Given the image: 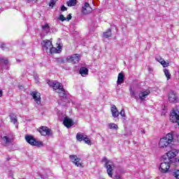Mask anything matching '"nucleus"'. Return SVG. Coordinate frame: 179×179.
<instances>
[{
    "mask_svg": "<svg viewBox=\"0 0 179 179\" xmlns=\"http://www.w3.org/2000/svg\"><path fill=\"white\" fill-rule=\"evenodd\" d=\"M178 153V150L175 149L169 151L166 153V156L163 157L164 162L160 164L159 170L160 173L162 174H166V173H169V170H170V164L174 163L176 162V156Z\"/></svg>",
    "mask_w": 179,
    "mask_h": 179,
    "instance_id": "nucleus-1",
    "label": "nucleus"
},
{
    "mask_svg": "<svg viewBox=\"0 0 179 179\" xmlns=\"http://www.w3.org/2000/svg\"><path fill=\"white\" fill-rule=\"evenodd\" d=\"M48 84L50 87H52L55 92L59 93L60 97H62V99H66V93L65 92V90H64L62 84L57 81L52 80H49L48 82Z\"/></svg>",
    "mask_w": 179,
    "mask_h": 179,
    "instance_id": "nucleus-2",
    "label": "nucleus"
},
{
    "mask_svg": "<svg viewBox=\"0 0 179 179\" xmlns=\"http://www.w3.org/2000/svg\"><path fill=\"white\" fill-rule=\"evenodd\" d=\"M173 134H168L166 136L162 137L159 139L158 146L159 149H167V148L170 147V145L173 143Z\"/></svg>",
    "mask_w": 179,
    "mask_h": 179,
    "instance_id": "nucleus-3",
    "label": "nucleus"
},
{
    "mask_svg": "<svg viewBox=\"0 0 179 179\" xmlns=\"http://www.w3.org/2000/svg\"><path fill=\"white\" fill-rule=\"evenodd\" d=\"M25 141L31 146H38V148H41V146H43V142L36 140V138H34L31 135H26Z\"/></svg>",
    "mask_w": 179,
    "mask_h": 179,
    "instance_id": "nucleus-4",
    "label": "nucleus"
},
{
    "mask_svg": "<svg viewBox=\"0 0 179 179\" xmlns=\"http://www.w3.org/2000/svg\"><path fill=\"white\" fill-rule=\"evenodd\" d=\"M69 159L71 163H73L76 167L83 168V161L76 155H69Z\"/></svg>",
    "mask_w": 179,
    "mask_h": 179,
    "instance_id": "nucleus-5",
    "label": "nucleus"
},
{
    "mask_svg": "<svg viewBox=\"0 0 179 179\" xmlns=\"http://www.w3.org/2000/svg\"><path fill=\"white\" fill-rule=\"evenodd\" d=\"M66 61L71 64H78L80 61V55L78 54H74L73 55L68 56L66 57Z\"/></svg>",
    "mask_w": 179,
    "mask_h": 179,
    "instance_id": "nucleus-6",
    "label": "nucleus"
},
{
    "mask_svg": "<svg viewBox=\"0 0 179 179\" xmlns=\"http://www.w3.org/2000/svg\"><path fill=\"white\" fill-rule=\"evenodd\" d=\"M103 160H106V167L107 169V173L109 176V177L113 178V167H114V164L110 161H107V159L106 158H104Z\"/></svg>",
    "mask_w": 179,
    "mask_h": 179,
    "instance_id": "nucleus-7",
    "label": "nucleus"
},
{
    "mask_svg": "<svg viewBox=\"0 0 179 179\" xmlns=\"http://www.w3.org/2000/svg\"><path fill=\"white\" fill-rule=\"evenodd\" d=\"M38 131L43 136H50V135H52V132H51V129H50L47 127H41L39 128Z\"/></svg>",
    "mask_w": 179,
    "mask_h": 179,
    "instance_id": "nucleus-8",
    "label": "nucleus"
},
{
    "mask_svg": "<svg viewBox=\"0 0 179 179\" xmlns=\"http://www.w3.org/2000/svg\"><path fill=\"white\" fill-rule=\"evenodd\" d=\"M41 44L43 51H48L52 47V41L48 39L43 41Z\"/></svg>",
    "mask_w": 179,
    "mask_h": 179,
    "instance_id": "nucleus-9",
    "label": "nucleus"
},
{
    "mask_svg": "<svg viewBox=\"0 0 179 179\" xmlns=\"http://www.w3.org/2000/svg\"><path fill=\"white\" fill-rule=\"evenodd\" d=\"M168 99L170 103H177L178 101V96L176 92L171 91L169 94Z\"/></svg>",
    "mask_w": 179,
    "mask_h": 179,
    "instance_id": "nucleus-10",
    "label": "nucleus"
},
{
    "mask_svg": "<svg viewBox=\"0 0 179 179\" xmlns=\"http://www.w3.org/2000/svg\"><path fill=\"white\" fill-rule=\"evenodd\" d=\"M31 96H32L34 101L36 102V104L38 105L41 104V95L40 94V92H33L31 94Z\"/></svg>",
    "mask_w": 179,
    "mask_h": 179,
    "instance_id": "nucleus-11",
    "label": "nucleus"
},
{
    "mask_svg": "<svg viewBox=\"0 0 179 179\" xmlns=\"http://www.w3.org/2000/svg\"><path fill=\"white\" fill-rule=\"evenodd\" d=\"M150 94V91L149 90H146L145 91L141 92L138 94L139 99L141 100V101H145V99L148 97Z\"/></svg>",
    "mask_w": 179,
    "mask_h": 179,
    "instance_id": "nucleus-12",
    "label": "nucleus"
},
{
    "mask_svg": "<svg viewBox=\"0 0 179 179\" xmlns=\"http://www.w3.org/2000/svg\"><path fill=\"white\" fill-rule=\"evenodd\" d=\"M50 54H58V52H61L62 51V46L59 44L57 48H54L52 45L49 49Z\"/></svg>",
    "mask_w": 179,
    "mask_h": 179,
    "instance_id": "nucleus-13",
    "label": "nucleus"
},
{
    "mask_svg": "<svg viewBox=\"0 0 179 179\" xmlns=\"http://www.w3.org/2000/svg\"><path fill=\"white\" fill-rule=\"evenodd\" d=\"M155 59L157 61V62H159V64H161L164 68H167V66H170V63L166 62L164 59L162 58L160 56L156 57Z\"/></svg>",
    "mask_w": 179,
    "mask_h": 179,
    "instance_id": "nucleus-14",
    "label": "nucleus"
},
{
    "mask_svg": "<svg viewBox=\"0 0 179 179\" xmlns=\"http://www.w3.org/2000/svg\"><path fill=\"white\" fill-rule=\"evenodd\" d=\"M90 12H92L90 4H89V3H85L83 7L82 13H83V15H88V13H90Z\"/></svg>",
    "mask_w": 179,
    "mask_h": 179,
    "instance_id": "nucleus-15",
    "label": "nucleus"
},
{
    "mask_svg": "<svg viewBox=\"0 0 179 179\" xmlns=\"http://www.w3.org/2000/svg\"><path fill=\"white\" fill-rule=\"evenodd\" d=\"M110 111L113 118H117V117L120 115V112L118 111V109L115 105H111Z\"/></svg>",
    "mask_w": 179,
    "mask_h": 179,
    "instance_id": "nucleus-16",
    "label": "nucleus"
},
{
    "mask_svg": "<svg viewBox=\"0 0 179 179\" xmlns=\"http://www.w3.org/2000/svg\"><path fill=\"white\" fill-rule=\"evenodd\" d=\"M63 124L64 126L66 127V128H71V127L73 125V121L72 120V119L65 117L64 119Z\"/></svg>",
    "mask_w": 179,
    "mask_h": 179,
    "instance_id": "nucleus-17",
    "label": "nucleus"
},
{
    "mask_svg": "<svg viewBox=\"0 0 179 179\" xmlns=\"http://www.w3.org/2000/svg\"><path fill=\"white\" fill-rule=\"evenodd\" d=\"M79 73L81 75V76H83L85 78V76H87L89 75V69L86 67H80L79 70Z\"/></svg>",
    "mask_w": 179,
    "mask_h": 179,
    "instance_id": "nucleus-18",
    "label": "nucleus"
},
{
    "mask_svg": "<svg viewBox=\"0 0 179 179\" xmlns=\"http://www.w3.org/2000/svg\"><path fill=\"white\" fill-rule=\"evenodd\" d=\"M124 76L122 72L118 74L117 80V85H122V83H124Z\"/></svg>",
    "mask_w": 179,
    "mask_h": 179,
    "instance_id": "nucleus-19",
    "label": "nucleus"
},
{
    "mask_svg": "<svg viewBox=\"0 0 179 179\" xmlns=\"http://www.w3.org/2000/svg\"><path fill=\"white\" fill-rule=\"evenodd\" d=\"M85 138H86V135L83 134V133L79 132L76 135V139L78 142H82V141L85 140Z\"/></svg>",
    "mask_w": 179,
    "mask_h": 179,
    "instance_id": "nucleus-20",
    "label": "nucleus"
},
{
    "mask_svg": "<svg viewBox=\"0 0 179 179\" xmlns=\"http://www.w3.org/2000/svg\"><path fill=\"white\" fill-rule=\"evenodd\" d=\"M2 141L3 142H4V143H6V145H9V143H12L13 139L9 138L7 136H5L2 138Z\"/></svg>",
    "mask_w": 179,
    "mask_h": 179,
    "instance_id": "nucleus-21",
    "label": "nucleus"
},
{
    "mask_svg": "<svg viewBox=\"0 0 179 179\" xmlns=\"http://www.w3.org/2000/svg\"><path fill=\"white\" fill-rule=\"evenodd\" d=\"M42 30L43 33H45V34H48V33H50V25H48V24L43 25Z\"/></svg>",
    "mask_w": 179,
    "mask_h": 179,
    "instance_id": "nucleus-22",
    "label": "nucleus"
},
{
    "mask_svg": "<svg viewBox=\"0 0 179 179\" xmlns=\"http://www.w3.org/2000/svg\"><path fill=\"white\" fill-rule=\"evenodd\" d=\"M164 73L166 78H167V80H170V79H171V74H170V71H169V69H164Z\"/></svg>",
    "mask_w": 179,
    "mask_h": 179,
    "instance_id": "nucleus-23",
    "label": "nucleus"
},
{
    "mask_svg": "<svg viewBox=\"0 0 179 179\" xmlns=\"http://www.w3.org/2000/svg\"><path fill=\"white\" fill-rule=\"evenodd\" d=\"M108 128H109V129H115L117 131V129H118V125L115 123H109L108 124Z\"/></svg>",
    "mask_w": 179,
    "mask_h": 179,
    "instance_id": "nucleus-24",
    "label": "nucleus"
},
{
    "mask_svg": "<svg viewBox=\"0 0 179 179\" xmlns=\"http://www.w3.org/2000/svg\"><path fill=\"white\" fill-rule=\"evenodd\" d=\"M103 37H105V38H108V37H111V29H108L107 31L103 33Z\"/></svg>",
    "mask_w": 179,
    "mask_h": 179,
    "instance_id": "nucleus-25",
    "label": "nucleus"
},
{
    "mask_svg": "<svg viewBox=\"0 0 179 179\" xmlns=\"http://www.w3.org/2000/svg\"><path fill=\"white\" fill-rule=\"evenodd\" d=\"M76 0H69L66 3L68 6H75L76 5Z\"/></svg>",
    "mask_w": 179,
    "mask_h": 179,
    "instance_id": "nucleus-26",
    "label": "nucleus"
},
{
    "mask_svg": "<svg viewBox=\"0 0 179 179\" xmlns=\"http://www.w3.org/2000/svg\"><path fill=\"white\" fill-rule=\"evenodd\" d=\"M10 119L11 122H13L14 124H16V122H17V119L16 118V116L13 114L10 115Z\"/></svg>",
    "mask_w": 179,
    "mask_h": 179,
    "instance_id": "nucleus-27",
    "label": "nucleus"
},
{
    "mask_svg": "<svg viewBox=\"0 0 179 179\" xmlns=\"http://www.w3.org/2000/svg\"><path fill=\"white\" fill-rule=\"evenodd\" d=\"M173 176L176 179H179V170L173 171Z\"/></svg>",
    "mask_w": 179,
    "mask_h": 179,
    "instance_id": "nucleus-28",
    "label": "nucleus"
},
{
    "mask_svg": "<svg viewBox=\"0 0 179 179\" xmlns=\"http://www.w3.org/2000/svg\"><path fill=\"white\" fill-rule=\"evenodd\" d=\"M84 142L85 143H87V145H92V141H90V140L89 139V138H87V136H85V138H84Z\"/></svg>",
    "mask_w": 179,
    "mask_h": 179,
    "instance_id": "nucleus-29",
    "label": "nucleus"
},
{
    "mask_svg": "<svg viewBox=\"0 0 179 179\" xmlns=\"http://www.w3.org/2000/svg\"><path fill=\"white\" fill-rule=\"evenodd\" d=\"M55 3H57V1L50 0V2L49 3V6H51L52 8H54V6H55Z\"/></svg>",
    "mask_w": 179,
    "mask_h": 179,
    "instance_id": "nucleus-30",
    "label": "nucleus"
},
{
    "mask_svg": "<svg viewBox=\"0 0 179 179\" xmlns=\"http://www.w3.org/2000/svg\"><path fill=\"white\" fill-rule=\"evenodd\" d=\"M130 94L131 97H134V99H138V96H136V94H135L134 90H130Z\"/></svg>",
    "mask_w": 179,
    "mask_h": 179,
    "instance_id": "nucleus-31",
    "label": "nucleus"
},
{
    "mask_svg": "<svg viewBox=\"0 0 179 179\" xmlns=\"http://www.w3.org/2000/svg\"><path fill=\"white\" fill-rule=\"evenodd\" d=\"M59 20H61V22H65L66 18L64 16V15L61 14L59 17Z\"/></svg>",
    "mask_w": 179,
    "mask_h": 179,
    "instance_id": "nucleus-32",
    "label": "nucleus"
},
{
    "mask_svg": "<svg viewBox=\"0 0 179 179\" xmlns=\"http://www.w3.org/2000/svg\"><path fill=\"white\" fill-rule=\"evenodd\" d=\"M119 114H120L122 117H125V110L122 109V110L120 111V113H119Z\"/></svg>",
    "mask_w": 179,
    "mask_h": 179,
    "instance_id": "nucleus-33",
    "label": "nucleus"
},
{
    "mask_svg": "<svg viewBox=\"0 0 179 179\" xmlns=\"http://www.w3.org/2000/svg\"><path fill=\"white\" fill-rule=\"evenodd\" d=\"M71 19H72V15L71 14H69L67 15V17L66 18V22H69V20H71Z\"/></svg>",
    "mask_w": 179,
    "mask_h": 179,
    "instance_id": "nucleus-34",
    "label": "nucleus"
},
{
    "mask_svg": "<svg viewBox=\"0 0 179 179\" xmlns=\"http://www.w3.org/2000/svg\"><path fill=\"white\" fill-rule=\"evenodd\" d=\"M113 179H121V176L116 174V175H115V176H113Z\"/></svg>",
    "mask_w": 179,
    "mask_h": 179,
    "instance_id": "nucleus-35",
    "label": "nucleus"
},
{
    "mask_svg": "<svg viewBox=\"0 0 179 179\" xmlns=\"http://www.w3.org/2000/svg\"><path fill=\"white\" fill-rule=\"evenodd\" d=\"M67 10V8H66V7H65V6H62L61 10L62 12H65V10Z\"/></svg>",
    "mask_w": 179,
    "mask_h": 179,
    "instance_id": "nucleus-36",
    "label": "nucleus"
},
{
    "mask_svg": "<svg viewBox=\"0 0 179 179\" xmlns=\"http://www.w3.org/2000/svg\"><path fill=\"white\" fill-rule=\"evenodd\" d=\"M5 45H6L5 43H2V44H1V49H2V50H5Z\"/></svg>",
    "mask_w": 179,
    "mask_h": 179,
    "instance_id": "nucleus-37",
    "label": "nucleus"
},
{
    "mask_svg": "<svg viewBox=\"0 0 179 179\" xmlns=\"http://www.w3.org/2000/svg\"><path fill=\"white\" fill-rule=\"evenodd\" d=\"M0 97H2V90H0Z\"/></svg>",
    "mask_w": 179,
    "mask_h": 179,
    "instance_id": "nucleus-38",
    "label": "nucleus"
},
{
    "mask_svg": "<svg viewBox=\"0 0 179 179\" xmlns=\"http://www.w3.org/2000/svg\"><path fill=\"white\" fill-rule=\"evenodd\" d=\"M141 134H145V129L141 130Z\"/></svg>",
    "mask_w": 179,
    "mask_h": 179,
    "instance_id": "nucleus-39",
    "label": "nucleus"
},
{
    "mask_svg": "<svg viewBox=\"0 0 179 179\" xmlns=\"http://www.w3.org/2000/svg\"><path fill=\"white\" fill-rule=\"evenodd\" d=\"M148 71H149L150 72L151 71H152V68L149 67V68H148Z\"/></svg>",
    "mask_w": 179,
    "mask_h": 179,
    "instance_id": "nucleus-40",
    "label": "nucleus"
},
{
    "mask_svg": "<svg viewBox=\"0 0 179 179\" xmlns=\"http://www.w3.org/2000/svg\"><path fill=\"white\" fill-rule=\"evenodd\" d=\"M6 159H7L8 162H9V160H10V157H7Z\"/></svg>",
    "mask_w": 179,
    "mask_h": 179,
    "instance_id": "nucleus-41",
    "label": "nucleus"
},
{
    "mask_svg": "<svg viewBox=\"0 0 179 179\" xmlns=\"http://www.w3.org/2000/svg\"><path fill=\"white\" fill-rule=\"evenodd\" d=\"M28 1H37V0H28Z\"/></svg>",
    "mask_w": 179,
    "mask_h": 179,
    "instance_id": "nucleus-42",
    "label": "nucleus"
}]
</instances>
